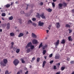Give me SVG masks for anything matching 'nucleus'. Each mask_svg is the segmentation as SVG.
Returning <instances> with one entry per match:
<instances>
[{"mask_svg":"<svg viewBox=\"0 0 74 74\" xmlns=\"http://www.w3.org/2000/svg\"><path fill=\"white\" fill-rule=\"evenodd\" d=\"M67 3L65 2H63L62 3H60L58 5V7L59 9L62 10V6H63L64 7H67Z\"/></svg>","mask_w":74,"mask_h":74,"instance_id":"obj_1","label":"nucleus"},{"mask_svg":"<svg viewBox=\"0 0 74 74\" xmlns=\"http://www.w3.org/2000/svg\"><path fill=\"white\" fill-rule=\"evenodd\" d=\"M3 62L4 63H3ZM7 63V60L5 59H4L3 60V62L1 61L0 62L1 66H5Z\"/></svg>","mask_w":74,"mask_h":74,"instance_id":"obj_2","label":"nucleus"},{"mask_svg":"<svg viewBox=\"0 0 74 74\" xmlns=\"http://www.w3.org/2000/svg\"><path fill=\"white\" fill-rule=\"evenodd\" d=\"M40 16L42 18H43V19H45V16H44V14L43 13L41 15H40V14H38L36 16V17L38 18H40Z\"/></svg>","mask_w":74,"mask_h":74,"instance_id":"obj_3","label":"nucleus"},{"mask_svg":"<svg viewBox=\"0 0 74 74\" xmlns=\"http://www.w3.org/2000/svg\"><path fill=\"white\" fill-rule=\"evenodd\" d=\"M19 63V61L18 60V59H15L13 62V63L15 66H17L18 64V63Z\"/></svg>","mask_w":74,"mask_h":74,"instance_id":"obj_4","label":"nucleus"},{"mask_svg":"<svg viewBox=\"0 0 74 74\" xmlns=\"http://www.w3.org/2000/svg\"><path fill=\"white\" fill-rule=\"evenodd\" d=\"M32 45V42H30L27 43V45L25 47V48L26 49L28 48L29 47H30Z\"/></svg>","mask_w":74,"mask_h":74,"instance_id":"obj_5","label":"nucleus"},{"mask_svg":"<svg viewBox=\"0 0 74 74\" xmlns=\"http://www.w3.org/2000/svg\"><path fill=\"white\" fill-rule=\"evenodd\" d=\"M32 42L33 44H38V41L35 39H34L32 40Z\"/></svg>","mask_w":74,"mask_h":74,"instance_id":"obj_6","label":"nucleus"},{"mask_svg":"<svg viewBox=\"0 0 74 74\" xmlns=\"http://www.w3.org/2000/svg\"><path fill=\"white\" fill-rule=\"evenodd\" d=\"M44 23L43 22H41V21H40L38 23V25L39 26H41L42 25H44Z\"/></svg>","mask_w":74,"mask_h":74,"instance_id":"obj_7","label":"nucleus"},{"mask_svg":"<svg viewBox=\"0 0 74 74\" xmlns=\"http://www.w3.org/2000/svg\"><path fill=\"white\" fill-rule=\"evenodd\" d=\"M60 58V55L58 54H56L55 56V59H59Z\"/></svg>","mask_w":74,"mask_h":74,"instance_id":"obj_8","label":"nucleus"},{"mask_svg":"<svg viewBox=\"0 0 74 74\" xmlns=\"http://www.w3.org/2000/svg\"><path fill=\"white\" fill-rule=\"evenodd\" d=\"M56 26L57 28L58 29H59L60 28V23H56Z\"/></svg>","mask_w":74,"mask_h":74,"instance_id":"obj_9","label":"nucleus"},{"mask_svg":"<svg viewBox=\"0 0 74 74\" xmlns=\"http://www.w3.org/2000/svg\"><path fill=\"white\" fill-rule=\"evenodd\" d=\"M10 28V23H8L7 24V30H8Z\"/></svg>","mask_w":74,"mask_h":74,"instance_id":"obj_10","label":"nucleus"},{"mask_svg":"<svg viewBox=\"0 0 74 74\" xmlns=\"http://www.w3.org/2000/svg\"><path fill=\"white\" fill-rule=\"evenodd\" d=\"M32 36L33 38H37V36L33 33L32 34Z\"/></svg>","mask_w":74,"mask_h":74,"instance_id":"obj_11","label":"nucleus"},{"mask_svg":"<svg viewBox=\"0 0 74 74\" xmlns=\"http://www.w3.org/2000/svg\"><path fill=\"white\" fill-rule=\"evenodd\" d=\"M59 44V40H58L57 42L55 43V45L58 46Z\"/></svg>","mask_w":74,"mask_h":74,"instance_id":"obj_12","label":"nucleus"},{"mask_svg":"<svg viewBox=\"0 0 74 74\" xmlns=\"http://www.w3.org/2000/svg\"><path fill=\"white\" fill-rule=\"evenodd\" d=\"M46 64V61H44L42 63V67H44V66H45V64Z\"/></svg>","mask_w":74,"mask_h":74,"instance_id":"obj_13","label":"nucleus"},{"mask_svg":"<svg viewBox=\"0 0 74 74\" xmlns=\"http://www.w3.org/2000/svg\"><path fill=\"white\" fill-rule=\"evenodd\" d=\"M23 35H24L23 33H21L19 34V35L18 36V37H22V36H23Z\"/></svg>","mask_w":74,"mask_h":74,"instance_id":"obj_14","label":"nucleus"},{"mask_svg":"<svg viewBox=\"0 0 74 74\" xmlns=\"http://www.w3.org/2000/svg\"><path fill=\"white\" fill-rule=\"evenodd\" d=\"M61 44H64L65 43V40L63 39L60 42Z\"/></svg>","mask_w":74,"mask_h":74,"instance_id":"obj_15","label":"nucleus"},{"mask_svg":"<svg viewBox=\"0 0 74 74\" xmlns=\"http://www.w3.org/2000/svg\"><path fill=\"white\" fill-rule=\"evenodd\" d=\"M46 10L48 12H51L52 10L51 8H49V9H47Z\"/></svg>","mask_w":74,"mask_h":74,"instance_id":"obj_16","label":"nucleus"},{"mask_svg":"<svg viewBox=\"0 0 74 74\" xmlns=\"http://www.w3.org/2000/svg\"><path fill=\"white\" fill-rule=\"evenodd\" d=\"M30 51H31V50H30V48H27V53H29V52H30Z\"/></svg>","mask_w":74,"mask_h":74,"instance_id":"obj_17","label":"nucleus"},{"mask_svg":"<svg viewBox=\"0 0 74 74\" xmlns=\"http://www.w3.org/2000/svg\"><path fill=\"white\" fill-rule=\"evenodd\" d=\"M12 19H13V16H11L9 17V21H12Z\"/></svg>","mask_w":74,"mask_h":74,"instance_id":"obj_18","label":"nucleus"},{"mask_svg":"<svg viewBox=\"0 0 74 74\" xmlns=\"http://www.w3.org/2000/svg\"><path fill=\"white\" fill-rule=\"evenodd\" d=\"M20 51V49H16V52L17 53H18Z\"/></svg>","mask_w":74,"mask_h":74,"instance_id":"obj_19","label":"nucleus"},{"mask_svg":"<svg viewBox=\"0 0 74 74\" xmlns=\"http://www.w3.org/2000/svg\"><path fill=\"white\" fill-rule=\"evenodd\" d=\"M14 33L13 32L10 33V35L11 37H13V36H14Z\"/></svg>","mask_w":74,"mask_h":74,"instance_id":"obj_20","label":"nucleus"},{"mask_svg":"<svg viewBox=\"0 0 74 74\" xmlns=\"http://www.w3.org/2000/svg\"><path fill=\"white\" fill-rule=\"evenodd\" d=\"M47 47V45L46 44H45V45L43 47V49H45Z\"/></svg>","mask_w":74,"mask_h":74,"instance_id":"obj_21","label":"nucleus"},{"mask_svg":"<svg viewBox=\"0 0 74 74\" xmlns=\"http://www.w3.org/2000/svg\"><path fill=\"white\" fill-rule=\"evenodd\" d=\"M30 47L31 49H34V46L33 45H32Z\"/></svg>","mask_w":74,"mask_h":74,"instance_id":"obj_22","label":"nucleus"},{"mask_svg":"<svg viewBox=\"0 0 74 74\" xmlns=\"http://www.w3.org/2000/svg\"><path fill=\"white\" fill-rule=\"evenodd\" d=\"M11 73V72H9V73H8V71L7 70L5 71V74H10Z\"/></svg>","mask_w":74,"mask_h":74,"instance_id":"obj_23","label":"nucleus"},{"mask_svg":"<svg viewBox=\"0 0 74 74\" xmlns=\"http://www.w3.org/2000/svg\"><path fill=\"white\" fill-rule=\"evenodd\" d=\"M71 36H69L68 37V40L69 41H72V39H71Z\"/></svg>","mask_w":74,"mask_h":74,"instance_id":"obj_24","label":"nucleus"},{"mask_svg":"<svg viewBox=\"0 0 74 74\" xmlns=\"http://www.w3.org/2000/svg\"><path fill=\"white\" fill-rule=\"evenodd\" d=\"M21 60V62L22 63H25V61H24V60H23V59L22 58H21L20 59Z\"/></svg>","mask_w":74,"mask_h":74,"instance_id":"obj_25","label":"nucleus"},{"mask_svg":"<svg viewBox=\"0 0 74 74\" xmlns=\"http://www.w3.org/2000/svg\"><path fill=\"white\" fill-rule=\"evenodd\" d=\"M46 50H44L43 51V52H42V53L43 54V55H45V53H46Z\"/></svg>","mask_w":74,"mask_h":74,"instance_id":"obj_26","label":"nucleus"},{"mask_svg":"<svg viewBox=\"0 0 74 74\" xmlns=\"http://www.w3.org/2000/svg\"><path fill=\"white\" fill-rule=\"evenodd\" d=\"M5 6L6 7V8H8L10 7V5L7 4L6 5H5Z\"/></svg>","mask_w":74,"mask_h":74,"instance_id":"obj_27","label":"nucleus"},{"mask_svg":"<svg viewBox=\"0 0 74 74\" xmlns=\"http://www.w3.org/2000/svg\"><path fill=\"white\" fill-rule=\"evenodd\" d=\"M32 23V21L31 20H30L28 21V24H29L30 23Z\"/></svg>","mask_w":74,"mask_h":74,"instance_id":"obj_28","label":"nucleus"},{"mask_svg":"<svg viewBox=\"0 0 74 74\" xmlns=\"http://www.w3.org/2000/svg\"><path fill=\"white\" fill-rule=\"evenodd\" d=\"M42 43H41L39 46V47H38V48H41V47H42Z\"/></svg>","mask_w":74,"mask_h":74,"instance_id":"obj_29","label":"nucleus"},{"mask_svg":"<svg viewBox=\"0 0 74 74\" xmlns=\"http://www.w3.org/2000/svg\"><path fill=\"white\" fill-rule=\"evenodd\" d=\"M18 21H19V23H20V24H21V23H22V19L21 18H19L18 19Z\"/></svg>","mask_w":74,"mask_h":74,"instance_id":"obj_30","label":"nucleus"},{"mask_svg":"<svg viewBox=\"0 0 74 74\" xmlns=\"http://www.w3.org/2000/svg\"><path fill=\"white\" fill-rule=\"evenodd\" d=\"M65 69V67L64 66H62V67H61V69L62 71L64 70Z\"/></svg>","mask_w":74,"mask_h":74,"instance_id":"obj_31","label":"nucleus"},{"mask_svg":"<svg viewBox=\"0 0 74 74\" xmlns=\"http://www.w3.org/2000/svg\"><path fill=\"white\" fill-rule=\"evenodd\" d=\"M65 27H70V25L69 24H66Z\"/></svg>","mask_w":74,"mask_h":74,"instance_id":"obj_32","label":"nucleus"},{"mask_svg":"<svg viewBox=\"0 0 74 74\" xmlns=\"http://www.w3.org/2000/svg\"><path fill=\"white\" fill-rule=\"evenodd\" d=\"M40 58H38L37 60V62H40Z\"/></svg>","mask_w":74,"mask_h":74,"instance_id":"obj_33","label":"nucleus"},{"mask_svg":"<svg viewBox=\"0 0 74 74\" xmlns=\"http://www.w3.org/2000/svg\"><path fill=\"white\" fill-rule=\"evenodd\" d=\"M52 4L53 7H55V3H54V2L52 3Z\"/></svg>","mask_w":74,"mask_h":74,"instance_id":"obj_34","label":"nucleus"},{"mask_svg":"<svg viewBox=\"0 0 74 74\" xmlns=\"http://www.w3.org/2000/svg\"><path fill=\"white\" fill-rule=\"evenodd\" d=\"M11 44L12 45V47H11V48H13V46L14 44V42H11Z\"/></svg>","mask_w":74,"mask_h":74,"instance_id":"obj_35","label":"nucleus"},{"mask_svg":"<svg viewBox=\"0 0 74 74\" xmlns=\"http://www.w3.org/2000/svg\"><path fill=\"white\" fill-rule=\"evenodd\" d=\"M2 16H5V13H3L2 14Z\"/></svg>","mask_w":74,"mask_h":74,"instance_id":"obj_36","label":"nucleus"},{"mask_svg":"<svg viewBox=\"0 0 74 74\" xmlns=\"http://www.w3.org/2000/svg\"><path fill=\"white\" fill-rule=\"evenodd\" d=\"M21 14H25V12L23 11H21Z\"/></svg>","mask_w":74,"mask_h":74,"instance_id":"obj_37","label":"nucleus"},{"mask_svg":"<svg viewBox=\"0 0 74 74\" xmlns=\"http://www.w3.org/2000/svg\"><path fill=\"white\" fill-rule=\"evenodd\" d=\"M68 30L69 31V33H71L72 32V30H71V29H68Z\"/></svg>","mask_w":74,"mask_h":74,"instance_id":"obj_38","label":"nucleus"},{"mask_svg":"<svg viewBox=\"0 0 74 74\" xmlns=\"http://www.w3.org/2000/svg\"><path fill=\"white\" fill-rule=\"evenodd\" d=\"M53 69H54V70H56V69H57V68L56 67V66H53Z\"/></svg>","mask_w":74,"mask_h":74,"instance_id":"obj_39","label":"nucleus"},{"mask_svg":"<svg viewBox=\"0 0 74 74\" xmlns=\"http://www.w3.org/2000/svg\"><path fill=\"white\" fill-rule=\"evenodd\" d=\"M32 20L33 21H35L36 20V19L35 18H33L32 19Z\"/></svg>","mask_w":74,"mask_h":74,"instance_id":"obj_40","label":"nucleus"},{"mask_svg":"<svg viewBox=\"0 0 74 74\" xmlns=\"http://www.w3.org/2000/svg\"><path fill=\"white\" fill-rule=\"evenodd\" d=\"M57 65L58 66V67H59V66L60 65V63H59L57 64Z\"/></svg>","mask_w":74,"mask_h":74,"instance_id":"obj_41","label":"nucleus"},{"mask_svg":"<svg viewBox=\"0 0 74 74\" xmlns=\"http://www.w3.org/2000/svg\"><path fill=\"white\" fill-rule=\"evenodd\" d=\"M25 16H29L30 15L29 14H27L26 13L25 14Z\"/></svg>","mask_w":74,"mask_h":74,"instance_id":"obj_42","label":"nucleus"},{"mask_svg":"<svg viewBox=\"0 0 74 74\" xmlns=\"http://www.w3.org/2000/svg\"><path fill=\"white\" fill-rule=\"evenodd\" d=\"M53 55L52 54H51L50 55L49 57L50 58H51V57H52Z\"/></svg>","mask_w":74,"mask_h":74,"instance_id":"obj_43","label":"nucleus"},{"mask_svg":"<svg viewBox=\"0 0 74 74\" xmlns=\"http://www.w3.org/2000/svg\"><path fill=\"white\" fill-rule=\"evenodd\" d=\"M39 4L40 5H43V2H41Z\"/></svg>","mask_w":74,"mask_h":74,"instance_id":"obj_44","label":"nucleus"},{"mask_svg":"<svg viewBox=\"0 0 74 74\" xmlns=\"http://www.w3.org/2000/svg\"><path fill=\"white\" fill-rule=\"evenodd\" d=\"M53 61L51 60L50 62V64H52V63H53Z\"/></svg>","mask_w":74,"mask_h":74,"instance_id":"obj_45","label":"nucleus"},{"mask_svg":"<svg viewBox=\"0 0 74 74\" xmlns=\"http://www.w3.org/2000/svg\"><path fill=\"white\" fill-rule=\"evenodd\" d=\"M70 63L71 64H73V63H74V61H71L70 62Z\"/></svg>","mask_w":74,"mask_h":74,"instance_id":"obj_46","label":"nucleus"},{"mask_svg":"<svg viewBox=\"0 0 74 74\" xmlns=\"http://www.w3.org/2000/svg\"><path fill=\"white\" fill-rule=\"evenodd\" d=\"M60 74V72L59 71L56 73V74Z\"/></svg>","mask_w":74,"mask_h":74,"instance_id":"obj_47","label":"nucleus"},{"mask_svg":"<svg viewBox=\"0 0 74 74\" xmlns=\"http://www.w3.org/2000/svg\"><path fill=\"white\" fill-rule=\"evenodd\" d=\"M16 47H14L13 48V50H14V51H16Z\"/></svg>","mask_w":74,"mask_h":74,"instance_id":"obj_48","label":"nucleus"},{"mask_svg":"<svg viewBox=\"0 0 74 74\" xmlns=\"http://www.w3.org/2000/svg\"><path fill=\"white\" fill-rule=\"evenodd\" d=\"M67 60L68 61H69L70 60V58H67Z\"/></svg>","mask_w":74,"mask_h":74,"instance_id":"obj_49","label":"nucleus"},{"mask_svg":"<svg viewBox=\"0 0 74 74\" xmlns=\"http://www.w3.org/2000/svg\"><path fill=\"white\" fill-rule=\"evenodd\" d=\"M35 60V58L33 57V58H32V60Z\"/></svg>","mask_w":74,"mask_h":74,"instance_id":"obj_50","label":"nucleus"},{"mask_svg":"<svg viewBox=\"0 0 74 74\" xmlns=\"http://www.w3.org/2000/svg\"><path fill=\"white\" fill-rule=\"evenodd\" d=\"M28 71H27L25 73V74H28Z\"/></svg>","mask_w":74,"mask_h":74,"instance_id":"obj_51","label":"nucleus"},{"mask_svg":"<svg viewBox=\"0 0 74 74\" xmlns=\"http://www.w3.org/2000/svg\"><path fill=\"white\" fill-rule=\"evenodd\" d=\"M13 3H14L13 2H11V4H10L11 5H12L13 4Z\"/></svg>","mask_w":74,"mask_h":74,"instance_id":"obj_52","label":"nucleus"},{"mask_svg":"<svg viewBox=\"0 0 74 74\" xmlns=\"http://www.w3.org/2000/svg\"><path fill=\"white\" fill-rule=\"evenodd\" d=\"M72 12H73V13L74 14V9L72 10Z\"/></svg>","mask_w":74,"mask_h":74,"instance_id":"obj_53","label":"nucleus"},{"mask_svg":"<svg viewBox=\"0 0 74 74\" xmlns=\"http://www.w3.org/2000/svg\"><path fill=\"white\" fill-rule=\"evenodd\" d=\"M27 5V7L26 8V10H27V9L28 8V6H29V5Z\"/></svg>","mask_w":74,"mask_h":74,"instance_id":"obj_54","label":"nucleus"},{"mask_svg":"<svg viewBox=\"0 0 74 74\" xmlns=\"http://www.w3.org/2000/svg\"><path fill=\"white\" fill-rule=\"evenodd\" d=\"M2 19L3 21H4L5 20L4 18L3 17L2 18Z\"/></svg>","mask_w":74,"mask_h":74,"instance_id":"obj_55","label":"nucleus"},{"mask_svg":"<svg viewBox=\"0 0 74 74\" xmlns=\"http://www.w3.org/2000/svg\"><path fill=\"white\" fill-rule=\"evenodd\" d=\"M17 74H20V72H19V71L18 72Z\"/></svg>","mask_w":74,"mask_h":74,"instance_id":"obj_56","label":"nucleus"},{"mask_svg":"<svg viewBox=\"0 0 74 74\" xmlns=\"http://www.w3.org/2000/svg\"><path fill=\"white\" fill-rule=\"evenodd\" d=\"M46 31L47 32V33H48V32H49V30H47Z\"/></svg>","mask_w":74,"mask_h":74,"instance_id":"obj_57","label":"nucleus"},{"mask_svg":"<svg viewBox=\"0 0 74 74\" xmlns=\"http://www.w3.org/2000/svg\"><path fill=\"white\" fill-rule=\"evenodd\" d=\"M27 68H25L24 70H27Z\"/></svg>","mask_w":74,"mask_h":74,"instance_id":"obj_58","label":"nucleus"},{"mask_svg":"<svg viewBox=\"0 0 74 74\" xmlns=\"http://www.w3.org/2000/svg\"><path fill=\"white\" fill-rule=\"evenodd\" d=\"M2 32V29H0V32Z\"/></svg>","mask_w":74,"mask_h":74,"instance_id":"obj_59","label":"nucleus"},{"mask_svg":"<svg viewBox=\"0 0 74 74\" xmlns=\"http://www.w3.org/2000/svg\"><path fill=\"white\" fill-rule=\"evenodd\" d=\"M29 68H30L31 69H32V66L31 65H30V66Z\"/></svg>","mask_w":74,"mask_h":74,"instance_id":"obj_60","label":"nucleus"},{"mask_svg":"<svg viewBox=\"0 0 74 74\" xmlns=\"http://www.w3.org/2000/svg\"><path fill=\"white\" fill-rule=\"evenodd\" d=\"M56 1V0H53V1L54 2H55V1Z\"/></svg>","mask_w":74,"mask_h":74,"instance_id":"obj_61","label":"nucleus"},{"mask_svg":"<svg viewBox=\"0 0 74 74\" xmlns=\"http://www.w3.org/2000/svg\"><path fill=\"white\" fill-rule=\"evenodd\" d=\"M32 25H36V24L35 23H33Z\"/></svg>","mask_w":74,"mask_h":74,"instance_id":"obj_62","label":"nucleus"},{"mask_svg":"<svg viewBox=\"0 0 74 74\" xmlns=\"http://www.w3.org/2000/svg\"><path fill=\"white\" fill-rule=\"evenodd\" d=\"M44 58H45V59H46V58H47V56H45L44 57Z\"/></svg>","mask_w":74,"mask_h":74,"instance_id":"obj_63","label":"nucleus"},{"mask_svg":"<svg viewBox=\"0 0 74 74\" xmlns=\"http://www.w3.org/2000/svg\"><path fill=\"white\" fill-rule=\"evenodd\" d=\"M71 74H74V71H73Z\"/></svg>","mask_w":74,"mask_h":74,"instance_id":"obj_64","label":"nucleus"}]
</instances>
